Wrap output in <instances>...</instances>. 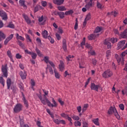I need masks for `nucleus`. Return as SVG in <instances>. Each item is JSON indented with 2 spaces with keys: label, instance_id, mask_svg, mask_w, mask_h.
Returning <instances> with one entry per match:
<instances>
[{
  "label": "nucleus",
  "instance_id": "obj_12",
  "mask_svg": "<svg viewBox=\"0 0 127 127\" xmlns=\"http://www.w3.org/2000/svg\"><path fill=\"white\" fill-rule=\"evenodd\" d=\"M12 38H13V34H12L10 35L9 36H8L5 40L4 42V45H6V44H7V43H8V42H9V41H10V40L12 39Z\"/></svg>",
  "mask_w": 127,
  "mask_h": 127
},
{
  "label": "nucleus",
  "instance_id": "obj_61",
  "mask_svg": "<svg viewBox=\"0 0 127 127\" xmlns=\"http://www.w3.org/2000/svg\"><path fill=\"white\" fill-rule=\"evenodd\" d=\"M64 77H67V76H68L69 77H70L71 74L69 73V72L67 71H65L64 72Z\"/></svg>",
  "mask_w": 127,
  "mask_h": 127
},
{
  "label": "nucleus",
  "instance_id": "obj_19",
  "mask_svg": "<svg viewBox=\"0 0 127 127\" xmlns=\"http://www.w3.org/2000/svg\"><path fill=\"white\" fill-rule=\"evenodd\" d=\"M53 1L55 4H58V5H61V4H63L64 0H53Z\"/></svg>",
  "mask_w": 127,
  "mask_h": 127
},
{
  "label": "nucleus",
  "instance_id": "obj_16",
  "mask_svg": "<svg viewBox=\"0 0 127 127\" xmlns=\"http://www.w3.org/2000/svg\"><path fill=\"white\" fill-rule=\"evenodd\" d=\"M18 118L20 120V124L21 127H29L27 124L23 125V118L19 117Z\"/></svg>",
  "mask_w": 127,
  "mask_h": 127
},
{
  "label": "nucleus",
  "instance_id": "obj_13",
  "mask_svg": "<svg viewBox=\"0 0 127 127\" xmlns=\"http://www.w3.org/2000/svg\"><path fill=\"white\" fill-rule=\"evenodd\" d=\"M38 21L41 25H44L45 22L46 21V20L44 19L43 15H42L41 17H39Z\"/></svg>",
  "mask_w": 127,
  "mask_h": 127
},
{
  "label": "nucleus",
  "instance_id": "obj_4",
  "mask_svg": "<svg viewBox=\"0 0 127 127\" xmlns=\"http://www.w3.org/2000/svg\"><path fill=\"white\" fill-rule=\"evenodd\" d=\"M46 101L49 107H52V108H56L58 106V103L56 102L55 100H54V98H52V103L53 104H51V102L48 99H46Z\"/></svg>",
  "mask_w": 127,
  "mask_h": 127
},
{
  "label": "nucleus",
  "instance_id": "obj_62",
  "mask_svg": "<svg viewBox=\"0 0 127 127\" xmlns=\"http://www.w3.org/2000/svg\"><path fill=\"white\" fill-rule=\"evenodd\" d=\"M58 102L60 103L61 106H63V105H64V101H62V99H61V98H59L58 99Z\"/></svg>",
  "mask_w": 127,
  "mask_h": 127
},
{
  "label": "nucleus",
  "instance_id": "obj_32",
  "mask_svg": "<svg viewBox=\"0 0 127 127\" xmlns=\"http://www.w3.org/2000/svg\"><path fill=\"white\" fill-rule=\"evenodd\" d=\"M7 55H8V57L10 59L11 61L13 62V59H12V54H11V52L10 51H8L7 52Z\"/></svg>",
  "mask_w": 127,
  "mask_h": 127
},
{
  "label": "nucleus",
  "instance_id": "obj_45",
  "mask_svg": "<svg viewBox=\"0 0 127 127\" xmlns=\"http://www.w3.org/2000/svg\"><path fill=\"white\" fill-rule=\"evenodd\" d=\"M90 19H91V14L89 13L86 15L85 20L88 21V20H90Z\"/></svg>",
  "mask_w": 127,
  "mask_h": 127
},
{
  "label": "nucleus",
  "instance_id": "obj_57",
  "mask_svg": "<svg viewBox=\"0 0 127 127\" xmlns=\"http://www.w3.org/2000/svg\"><path fill=\"white\" fill-rule=\"evenodd\" d=\"M56 37L58 40H60L61 39V36H60L58 33H56Z\"/></svg>",
  "mask_w": 127,
  "mask_h": 127
},
{
  "label": "nucleus",
  "instance_id": "obj_29",
  "mask_svg": "<svg viewBox=\"0 0 127 127\" xmlns=\"http://www.w3.org/2000/svg\"><path fill=\"white\" fill-rule=\"evenodd\" d=\"M16 39H17V40H22V41H24V38L21 36H20L19 34L17 33L16 34Z\"/></svg>",
  "mask_w": 127,
  "mask_h": 127
},
{
  "label": "nucleus",
  "instance_id": "obj_3",
  "mask_svg": "<svg viewBox=\"0 0 127 127\" xmlns=\"http://www.w3.org/2000/svg\"><path fill=\"white\" fill-rule=\"evenodd\" d=\"M86 4L85 5V7H83L82 9V10L83 12H86L87 9L91 8L93 6V0H85Z\"/></svg>",
  "mask_w": 127,
  "mask_h": 127
},
{
  "label": "nucleus",
  "instance_id": "obj_42",
  "mask_svg": "<svg viewBox=\"0 0 127 127\" xmlns=\"http://www.w3.org/2000/svg\"><path fill=\"white\" fill-rule=\"evenodd\" d=\"M82 124L79 121H75L74 122L75 127H81Z\"/></svg>",
  "mask_w": 127,
  "mask_h": 127
},
{
  "label": "nucleus",
  "instance_id": "obj_5",
  "mask_svg": "<svg viewBox=\"0 0 127 127\" xmlns=\"http://www.w3.org/2000/svg\"><path fill=\"white\" fill-rule=\"evenodd\" d=\"M90 88L91 90H94V91H96V92H98L99 90L100 91H103V88L100 85H96L94 83L91 84Z\"/></svg>",
  "mask_w": 127,
  "mask_h": 127
},
{
  "label": "nucleus",
  "instance_id": "obj_26",
  "mask_svg": "<svg viewBox=\"0 0 127 127\" xmlns=\"http://www.w3.org/2000/svg\"><path fill=\"white\" fill-rule=\"evenodd\" d=\"M63 48L64 51H67V46L66 45V40H63Z\"/></svg>",
  "mask_w": 127,
  "mask_h": 127
},
{
  "label": "nucleus",
  "instance_id": "obj_60",
  "mask_svg": "<svg viewBox=\"0 0 127 127\" xmlns=\"http://www.w3.org/2000/svg\"><path fill=\"white\" fill-rule=\"evenodd\" d=\"M61 116L62 118H64V119H66V118H67L68 115L63 113L61 114Z\"/></svg>",
  "mask_w": 127,
  "mask_h": 127
},
{
  "label": "nucleus",
  "instance_id": "obj_64",
  "mask_svg": "<svg viewBox=\"0 0 127 127\" xmlns=\"http://www.w3.org/2000/svg\"><path fill=\"white\" fill-rule=\"evenodd\" d=\"M127 54V50H126L125 51L123 52L122 53V56H123V57H125V56H126Z\"/></svg>",
  "mask_w": 127,
  "mask_h": 127
},
{
  "label": "nucleus",
  "instance_id": "obj_50",
  "mask_svg": "<svg viewBox=\"0 0 127 127\" xmlns=\"http://www.w3.org/2000/svg\"><path fill=\"white\" fill-rule=\"evenodd\" d=\"M88 104H85V105L83 106V108H82V112H83V113H84V112L86 111V110H87V109H88Z\"/></svg>",
  "mask_w": 127,
  "mask_h": 127
},
{
  "label": "nucleus",
  "instance_id": "obj_11",
  "mask_svg": "<svg viewBox=\"0 0 127 127\" xmlns=\"http://www.w3.org/2000/svg\"><path fill=\"white\" fill-rule=\"evenodd\" d=\"M0 16H1L3 20H6L7 19V15L3 11V10H0Z\"/></svg>",
  "mask_w": 127,
  "mask_h": 127
},
{
  "label": "nucleus",
  "instance_id": "obj_59",
  "mask_svg": "<svg viewBox=\"0 0 127 127\" xmlns=\"http://www.w3.org/2000/svg\"><path fill=\"white\" fill-rule=\"evenodd\" d=\"M25 35L26 39H27V40H28L29 42H31V39H30V37H29V35L27 34H26Z\"/></svg>",
  "mask_w": 127,
  "mask_h": 127
},
{
  "label": "nucleus",
  "instance_id": "obj_43",
  "mask_svg": "<svg viewBox=\"0 0 127 127\" xmlns=\"http://www.w3.org/2000/svg\"><path fill=\"white\" fill-rule=\"evenodd\" d=\"M20 5L23 6V7H26V5L24 4V0H20L19 1Z\"/></svg>",
  "mask_w": 127,
  "mask_h": 127
},
{
  "label": "nucleus",
  "instance_id": "obj_21",
  "mask_svg": "<svg viewBox=\"0 0 127 127\" xmlns=\"http://www.w3.org/2000/svg\"><path fill=\"white\" fill-rule=\"evenodd\" d=\"M42 35L45 39L47 38V37L48 38V32L46 30H43L42 32Z\"/></svg>",
  "mask_w": 127,
  "mask_h": 127
},
{
  "label": "nucleus",
  "instance_id": "obj_28",
  "mask_svg": "<svg viewBox=\"0 0 127 127\" xmlns=\"http://www.w3.org/2000/svg\"><path fill=\"white\" fill-rule=\"evenodd\" d=\"M58 9L60 11H65V10H67V8L64 6H59L58 7Z\"/></svg>",
  "mask_w": 127,
  "mask_h": 127
},
{
  "label": "nucleus",
  "instance_id": "obj_30",
  "mask_svg": "<svg viewBox=\"0 0 127 127\" xmlns=\"http://www.w3.org/2000/svg\"><path fill=\"white\" fill-rule=\"evenodd\" d=\"M92 122L94 125H96V126H100V123H99V118L92 120Z\"/></svg>",
  "mask_w": 127,
  "mask_h": 127
},
{
  "label": "nucleus",
  "instance_id": "obj_25",
  "mask_svg": "<svg viewBox=\"0 0 127 127\" xmlns=\"http://www.w3.org/2000/svg\"><path fill=\"white\" fill-rule=\"evenodd\" d=\"M54 71L55 73V76L56 77V78H57V79H60V74L59 73V72H58L57 71V70H56V68L54 69Z\"/></svg>",
  "mask_w": 127,
  "mask_h": 127
},
{
  "label": "nucleus",
  "instance_id": "obj_58",
  "mask_svg": "<svg viewBox=\"0 0 127 127\" xmlns=\"http://www.w3.org/2000/svg\"><path fill=\"white\" fill-rule=\"evenodd\" d=\"M42 3V6H43L44 7H45V6H46V5H47V2L45 1H42L41 2Z\"/></svg>",
  "mask_w": 127,
  "mask_h": 127
},
{
  "label": "nucleus",
  "instance_id": "obj_38",
  "mask_svg": "<svg viewBox=\"0 0 127 127\" xmlns=\"http://www.w3.org/2000/svg\"><path fill=\"white\" fill-rule=\"evenodd\" d=\"M36 52L37 53L38 56H39L40 57L43 56V55H42V54H41L40 50H39V49H38L37 48H36Z\"/></svg>",
  "mask_w": 127,
  "mask_h": 127
},
{
  "label": "nucleus",
  "instance_id": "obj_15",
  "mask_svg": "<svg viewBox=\"0 0 127 127\" xmlns=\"http://www.w3.org/2000/svg\"><path fill=\"white\" fill-rule=\"evenodd\" d=\"M20 76L22 80H24L26 79V76H27V74L26 73V71H24V72L20 71Z\"/></svg>",
  "mask_w": 127,
  "mask_h": 127
},
{
  "label": "nucleus",
  "instance_id": "obj_39",
  "mask_svg": "<svg viewBox=\"0 0 127 127\" xmlns=\"http://www.w3.org/2000/svg\"><path fill=\"white\" fill-rule=\"evenodd\" d=\"M36 52L37 53L38 56H39L40 57L43 56V55H42V54H41L40 50H39V49H38L37 48H36Z\"/></svg>",
  "mask_w": 127,
  "mask_h": 127
},
{
  "label": "nucleus",
  "instance_id": "obj_40",
  "mask_svg": "<svg viewBox=\"0 0 127 127\" xmlns=\"http://www.w3.org/2000/svg\"><path fill=\"white\" fill-rule=\"evenodd\" d=\"M72 119H73V120H74V121H79V120H80V117H79V116H76V115H73L71 117Z\"/></svg>",
  "mask_w": 127,
  "mask_h": 127
},
{
  "label": "nucleus",
  "instance_id": "obj_33",
  "mask_svg": "<svg viewBox=\"0 0 127 127\" xmlns=\"http://www.w3.org/2000/svg\"><path fill=\"white\" fill-rule=\"evenodd\" d=\"M39 9H43V7L39 5H37L35 8V12H36V11H38Z\"/></svg>",
  "mask_w": 127,
  "mask_h": 127
},
{
  "label": "nucleus",
  "instance_id": "obj_56",
  "mask_svg": "<svg viewBox=\"0 0 127 127\" xmlns=\"http://www.w3.org/2000/svg\"><path fill=\"white\" fill-rule=\"evenodd\" d=\"M88 55L90 56L91 55H96V53L94 51H90L88 52Z\"/></svg>",
  "mask_w": 127,
  "mask_h": 127
},
{
  "label": "nucleus",
  "instance_id": "obj_10",
  "mask_svg": "<svg viewBox=\"0 0 127 127\" xmlns=\"http://www.w3.org/2000/svg\"><path fill=\"white\" fill-rule=\"evenodd\" d=\"M44 61L47 64V65H51L52 67H53L54 68V64L52 63V62L49 61V57H45L44 59Z\"/></svg>",
  "mask_w": 127,
  "mask_h": 127
},
{
  "label": "nucleus",
  "instance_id": "obj_52",
  "mask_svg": "<svg viewBox=\"0 0 127 127\" xmlns=\"http://www.w3.org/2000/svg\"><path fill=\"white\" fill-rule=\"evenodd\" d=\"M48 38L49 40H50L51 43H52V44H53V43H54V41H55L54 39L52 38L50 36H49L48 37Z\"/></svg>",
  "mask_w": 127,
  "mask_h": 127
},
{
  "label": "nucleus",
  "instance_id": "obj_51",
  "mask_svg": "<svg viewBox=\"0 0 127 127\" xmlns=\"http://www.w3.org/2000/svg\"><path fill=\"white\" fill-rule=\"evenodd\" d=\"M75 21L76 22L74 25V29L75 30H77V29H78V19L77 18L76 19Z\"/></svg>",
  "mask_w": 127,
  "mask_h": 127
},
{
  "label": "nucleus",
  "instance_id": "obj_1",
  "mask_svg": "<svg viewBox=\"0 0 127 127\" xmlns=\"http://www.w3.org/2000/svg\"><path fill=\"white\" fill-rule=\"evenodd\" d=\"M108 113L109 115H113V114H114L117 119H118V120L121 119V116H120V115H119V113H118L116 107H111L109 109Z\"/></svg>",
  "mask_w": 127,
  "mask_h": 127
},
{
  "label": "nucleus",
  "instance_id": "obj_36",
  "mask_svg": "<svg viewBox=\"0 0 127 127\" xmlns=\"http://www.w3.org/2000/svg\"><path fill=\"white\" fill-rule=\"evenodd\" d=\"M112 54V53L111 52V51L108 50L106 52V57L107 59H110V57H111V55Z\"/></svg>",
  "mask_w": 127,
  "mask_h": 127
},
{
  "label": "nucleus",
  "instance_id": "obj_41",
  "mask_svg": "<svg viewBox=\"0 0 127 127\" xmlns=\"http://www.w3.org/2000/svg\"><path fill=\"white\" fill-rule=\"evenodd\" d=\"M47 70H49L50 74H53V69L50 67L49 64H47Z\"/></svg>",
  "mask_w": 127,
  "mask_h": 127
},
{
  "label": "nucleus",
  "instance_id": "obj_35",
  "mask_svg": "<svg viewBox=\"0 0 127 127\" xmlns=\"http://www.w3.org/2000/svg\"><path fill=\"white\" fill-rule=\"evenodd\" d=\"M30 55H31L32 59H36V57H37V54L35 53L32 52Z\"/></svg>",
  "mask_w": 127,
  "mask_h": 127
},
{
  "label": "nucleus",
  "instance_id": "obj_6",
  "mask_svg": "<svg viewBox=\"0 0 127 127\" xmlns=\"http://www.w3.org/2000/svg\"><path fill=\"white\" fill-rule=\"evenodd\" d=\"M113 76V72L112 71H110V69H108L104 72L102 74V76L103 78H110V77H112Z\"/></svg>",
  "mask_w": 127,
  "mask_h": 127
},
{
  "label": "nucleus",
  "instance_id": "obj_37",
  "mask_svg": "<svg viewBox=\"0 0 127 127\" xmlns=\"http://www.w3.org/2000/svg\"><path fill=\"white\" fill-rule=\"evenodd\" d=\"M67 120H68V121H69V125L70 126H73V123H72V118H71L70 117H69V116L67 115L66 118Z\"/></svg>",
  "mask_w": 127,
  "mask_h": 127
},
{
  "label": "nucleus",
  "instance_id": "obj_9",
  "mask_svg": "<svg viewBox=\"0 0 127 127\" xmlns=\"http://www.w3.org/2000/svg\"><path fill=\"white\" fill-rule=\"evenodd\" d=\"M2 72L4 77L7 78V65L6 64L2 67Z\"/></svg>",
  "mask_w": 127,
  "mask_h": 127
},
{
  "label": "nucleus",
  "instance_id": "obj_48",
  "mask_svg": "<svg viewBox=\"0 0 127 127\" xmlns=\"http://www.w3.org/2000/svg\"><path fill=\"white\" fill-rule=\"evenodd\" d=\"M97 7L98 8H100V9H102L104 7V5L103 4H101V3L98 2H97Z\"/></svg>",
  "mask_w": 127,
  "mask_h": 127
},
{
  "label": "nucleus",
  "instance_id": "obj_17",
  "mask_svg": "<svg viewBox=\"0 0 127 127\" xmlns=\"http://www.w3.org/2000/svg\"><path fill=\"white\" fill-rule=\"evenodd\" d=\"M99 36V34H91L90 36H88V38L89 40H93V39H96L97 37Z\"/></svg>",
  "mask_w": 127,
  "mask_h": 127
},
{
  "label": "nucleus",
  "instance_id": "obj_22",
  "mask_svg": "<svg viewBox=\"0 0 127 127\" xmlns=\"http://www.w3.org/2000/svg\"><path fill=\"white\" fill-rule=\"evenodd\" d=\"M59 68L60 71H63L65 69V65H64V63L62 61H60V64L59 66Z\"/></svg>",
  "mask_w": 127,
  "mask_h": 127
},
{
  "label": "nucleus",
  "instance_id": "obj_20",
  "mask_svg": "<svg viewBox=\"0 0 127 127\" xmlns=\"http://www.w3.org/2000/svg\"><path fill=\"white\" fill-rule=\"evenodd\" d=\"M115 57L116 58V59H117L118 63H120V62H121L122 64L123 65H124V59L123 58H120V57H119V56L118 55H116Z\"/></svg>",
  "mask_w": 127,
  "mask_h": 127
},
{
  "label": "nucleus",
  "instance_id": "obj_54",
  "mask_svg": "<svg viewBox=\"0 0 127 127\" xmlns=\"http://www.w3.org/2000/svg\"><path fill=\"white\" fill-rule=\"evenodd\" d=\"M63 32H64V31H63V29H62V28L59 27L58 28V33H60V34H62V33H63Z\"/></svg>",
  "mask_w": 127,
  "mask_h": 127
},
{
  "label": "nucleus",
  "instance_id": "obj_53",
  "mask_svg": "<svg viewBox=\"0 0 127 127\" xmlns=\"http://www.w3.org/2000/svg\"><path fill=\"white\" fill-rule=\"evenodd\" d=\"M85 43H86V38H83V40L82 42L81 43V46L82 48H83V46L85 45Z\"/></svg>",
  "mask_w": 127,
  "mask_h": 127
},
{
  "label": "nucleus",
  "instance_id": "obj_23",
  "mask_svg": "<svg viewBox=\"0 0 127 127\" xmlns=\"http://www.w3.org/2000/svg\"><path fill=\"white\" fill-rule=\"evenodd\" d=\"M121 37L122 38H127V29L120 34Z\"/></svg>",
  "mask_w": 127,
  "mask_h": 127
},
{
  "label": "nucleus",
  "instance_id": "obj_7",
  "mask_svg": "<svg viewBox=\"0 0 127 127\" xmlns=\"http://www.w3.org/2000/svg\"><path fill=\"white\" fill-rule=\"evenodd\" d=\"M125 43H126V41L125 40L120 41L118 44V49H121V48H122V50L126 49L127 47V43H126V45L124 46Z\"/></svg>",
  "mask_w": 127,
  "mask_h": 127
},
{
  "label": "nucleus",
  "instance_id": "obj_44",
  "mask_svg": "<svg viewBox=\"0 0 127 127\" xmlns=\"http://www.w3.org/2000/svg\"><path fill=\"white\" fill-rule=\"evenodd\" d=\"M6 27H9V28H14V24L11 22L8 24Z\"/></svg>",
  "mask_w": 127,
  "mask_h": 127
},
{
  "label": "nucleus",
  "instance_id": "obj_46",
  "mask_svg": "<svg viewBox=\"0 0 127 127\" xmlns=\"http://www.w3.org/2000/svg\"><path fill=\"white\" fill-rule=\"evenodd\" d=\"M0 83L4 87V79L2 78V77H0Z\"/></svg>",
  "mask_w": 127,
  "mask_h": 127
},
{
  "label": "nucleus",
  "instance_id": "obj_14",
  "mask_svg": "<svg viewBox=\"0 0 127 127\" xmlns=\"http://www.w3.org/2000/svg\"><path fill=\"white\" fill-rule=\"evenodd\" d=\"M57 13L59 15L61 18H64V12H57L56 11H55L52 14L53 15H57Z\"/></svg>",
  "mask_w": 127,
  "mask_h": 127
},
{
  "label": "nucleus",
  "instance_id": "obj_31",
  "mask_svg": "<svg viewBox=\"0 0 127 127\" xmlns=\"http://www.w3.org/2000/svg\"><path fill=\"white\" fill-rule=\"evenodd\" d=\"M117 14H118V12L116 11H113L111 12H108L107 13V15H114V17L117 16Z\"/></svg>",
  "mask_w": 127,
  "mask_h": 127
},
{
  "label": "nucleus",
  "instance_id": "obj_47",
  "mask_svg": "<svg viewBox=\"0 0 127 127\" xmlns=\"http://www.w3.org/2000/svg\"><path fill=\"white\" fill-rule=\"evenodd\" d=\"M73 13V10H69L65 12V15H69V14H72Z\"/></svg>",
  "mask_w": 127,
  "mask_h": 127
},
{
  "label": "nucleus",
  "instance_id": "obj_24",
  "mask_svg": "<svg viewBox=\"0 0 127 127\" xmlns=\"http://www.w3.org/2000/svg\"><path fill=\"white\" fill-rule=\"evenodd\" d=\"M103 31V28L102 27H97L94 31V34L96 33H99V32H102Z\"/></svg>",
  "mask_w": 127,
  "mask_h": 127
},
{
  "label": "nucleus",
  "instance_id": "obj_34",
  "mask_svg": "<svg viewBox=\"0 0 127 127\" xmlns=\"http://www.w3.org/2000/svg\"><path fill=\"white\" fill-rule=\"evenodd\" d=\"M23 101L25 107H26V108H28V102H27V100L25 99V97H24V96L23 97Z\"/></svg>",
  "mask_w": 127,
  "mask_h": 127
},
{
  "label": "nucleus",
  "instance_id": "obj_49",
  "mask_svg": "<svg viewBox=\"0 0 127 127\" xmlns=\"http://www.w3.org/2000/svg\"><path fill=\"white\" fill-rule=\"evenodd\" d=\"M123 95H127V87H126L124 90H122Z\"/></svg>",
  "mask_w": 127,
  "mask_h": 127
},
{
  "label": "nucleus",
  "instance_id": "obj_2",
  "mask_svg": "<svg viewBox=\"0 0 127 127\" xmlns=\"http://www.w3.org/2000/svg\"><path fill=\"white\" fill-rule=\"evenodd\" d=\"M110 40H111L112 43H116L117 41H118V39L115 38H112L111 39H107L105 40L104 42V44L105 45H107V48L110 49V48H112V44L110 42Z\"/></svg>",
  "mask_w": 127,
  "mask_h": 127
},
{
  "label": "nucleus",
  "instance_id": "obj_63",
  "mask_svg": "<svg viewBox=\"0 0 127 127\" xmlns=\"http://www.w3.org/2000/svg\"><path fill=\"white\" fill-rule=\"evenodd\" d=\"M21 57H22V56L19 54H17L16 55V58L17 59H21Z\"/></svg>",
  "mask_w": 127,
  "mask_h": 127
},
{
  "label": "nucleus",
  "instance_id": "obj_55",
  "mask_svg": "<svg viewBox=\"0 0 127 127\" xmlns=\"http://www.w3.org/2000/svg\"><path fill=\"white\" fill-rule=\"evenodd\" d=\"M71 58H74L73 56L69 55V56L66 57V60H67V61H72L71 60Z\"/></svg>",
  "mask_w": 127,
  "mask_h": 127
},
{
  "label": "nucleus",
  "instance_id": "obj_27",
  "mask_svg": "<svg viewBox=\"0 0 127 127\" xmlns=\"http://www.w3.org/2000/svg\"><path fill=\"white\" fill-rule=\"evenodd\" d=\"M5 39V35L3 33V32L0 31V41L1 40H3V39Z\"/></svg>",
  "mask_w": 127,
  "mask_h": 127
},
{
  "label": "nucleus",
  "instance_id": "obj_8",
  "mask_svg": "<svg viewBox=\"0 0 127 127\" xmlns=\"http://www.w3.org/2000/svg\"><path fill=\"white\" fill-rule=\"evenodd\" d=\"M23 107L22 105L17 104L15 106L13 111L16 113H19V112H21L22 110Z\"/></svg>",
  "mask_w": 127,
  "mask_h": 127
},
{
  "label": "nucleus",
  "instance_id": "obj_18",
  "mask_svg": "<svg viewBox=\"0 0 127 127\" xmlns=\"http://www.w3.org/2000/svg\"><path fill=\"white\" fill-rule=\"evenodd\" d=\"M7 89H10V87H11V85H12V81H11V79L9 78L7 79L6 81Z\"/></svg>",
  "mask_w": 127,
  "mask_h": 127
}]
</instances>
